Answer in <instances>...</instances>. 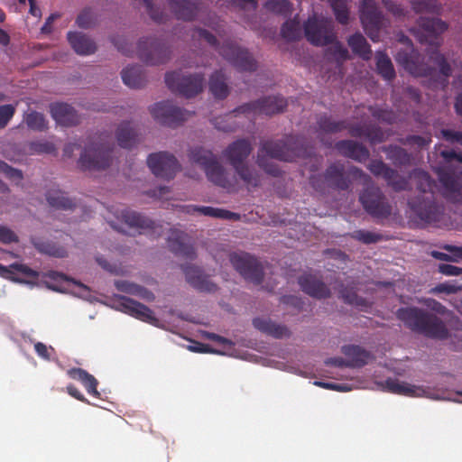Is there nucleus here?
<instances>
[{
	"mask_svg": "<svg viewBox=\"0 0 462 462\" xmlns=\"http://www.w3.org/2000/svg\"><path fill=\"white\" fill-rule=\"evenodd\" d=\"M150 112L156 121L170 127L180 125L191 116L190 112L175 106L168 100L154 104Z\"/></svg>",
	"mask_w": 462,
	"mask_h": 462,
	"instance_id": "obj_15",
	"label": "nucleus"
},
{
	"mask_svg": "<svg viewBox=\"0 0 462 462\" xmlns=\"http://www.w3.org/2000/svg\"><path fill=\"white\" fill-rule=\"evenodd\" d=\"M51 114L57 124L63 126H72L79 123V116L77 111L66 103L51 104Z\"/></svg>",
	"mask_w": 462,
	"mask_h": 462,
	"instance_id": "obj_27",
	"label": "nucleus"
},
{
	"mask_svg": "<svg viewBox=\"0 0 462 462\" xmlns=\"http://www.w3.org/2000/svg\"><path fill=\"white\" fill-rule=\"evenodd\" d=\"M384 386L389 393L406 396L420 395V392L421 391L420 387L401 382L396 378L386 379Z\"/></svg>",
	"mask_w": 462,
	"mask_h": 462,
	"instance_id": "obj_42",
	"label": "nucleus"
},
{
	"mask_svg": "<svg viewBox=\"0 0 462 462\" xmlns=\"http://www.w3.org/2000/svg\"><path fill=\"white\" fill-rule=\"evenodd\" d=\"M286 106L287 100L282 96H268L254 101L245 103L225 116L214 118L213 125L220 131L233 132L236 130V125L235 124L228 123V121L238 114H245L247 116H273L283 112Z\"/></svg>",
	"mask_w": 462,
	"mask_h": 462,
	"instance_id": "obj_6",
	"label": "nucleus"
},
{
	"mask_svg": "<svg viewBox=\"0 0 462 462\" xmlns=\"http://www.w3.org/2000/svg\"><path fill=\"white\" fill-rule=\"evenodd\" d=\"M396 61L410 74L415 77H431L435 69L421 60L420 55L412 50L411 52L399 51Z\"/></svg>",
	"mask_w": 462,
	"mask_h": 462,
	"instance_id": "obj_18",
	"label": "nucleus"
},
{
	"mask_svg": "<svg viewBox=\"0 0 462 462\" xmlns=\"http://www.w3.org/2000/svg\"><path fill=\"white\" fill-rule=\"evenodd\" d=\"M192 37L204 40L236 69L248 72H254L257 69V61L253 54L248 49L238 45L234 41L227 40L220 45L214 34L199 27L194 28Z\"/></svg>",
	"mask_w": 462,
	"mask_h": 462,
	"instance_id": "obj_5",
	"label": "nucleus"
},
{
	"mask_svg": "<svg viewBox=\"0 0 462 462\" xmlns=\"http://www.w3.org/2000/svg\"><path fill=\"white\" fill-rule=\"evenodd\" d=\"M318 132L320 134H336L346 129L347 122L345 120L335 121L326 115L319 117L317 121Z\"/></svg>",
	"mask_w": 462,
	"mask_h": 462,
	"instance_id": "obj_46",
	"label": "nucleus"
},
{
	"mask_svg": "<svg viewBox=\"0 0 462 462\" xmlns=\"http://www.w3.org/2000/svg\"><path fill=\"white\" fill-rule=\"evenodd\" d=\"M298 283L303 292L309 296L324 300L331 296L330 289L326 283L316 275L311 273H304L298 278Z\"/></svg>",
	"mask_w": 462,
	"mask_h": 462,
	"instance_id": "obj_21",
	"label": "nucleus"
},
{
	"mask_svg": "<svg viewBox=\"0 0 462 462\" xmlns=\"http://www.w3.org/2000/svg\"><path fill=\"white\" fill-rule=\"evenodd\" d=\"M303 28L307 41L315 46H327L337 39L333 23L328 18L309 17Z\"/></svg>",
	"mask_w": 462,
	"mask_h": 462,
	"instance_id": "obj_12",
	"label": "nucleus"
},
{
	"mask_svg": "<svg viewBox=\"0 0 462 462\" xmlns=\"http://www.w3.org/2000/svg\"><path fill=\"white\" fill-rule=\"evenodd\" d=\"M45 196L48 204L53 208L68 210L75 207V202L59 189H49Z\"/></svg>",
	"mask_w": 462,
	"mask_h": 462,
	"instance_id": "obj_39",
	"label": "nucleus"
},
{
	"mask_svg": "<svg viewBox=\"0 0 462 462\" xmlns=\"http://www.w3.org/2000/svg\"><path fill=\"white\" fill-rule=\"evenodd\" d=\"M147 164L156 177L165 180L173 179L180 170L176 157L168 152L151 153L147 158Z\"/></svg>",
	"mask_w": 462,
	"mask_h": 462,
	"instance_id": "obj_16",
	"label": "nucleus"
},
{
	"mask_svg": "<svg viewBox=\"0 0 462 462\" xmlns=\"http://www.w3.org/2000/svg\"><path fill=\"white\" fill-rule=\"evenodd\" d=\"M372 116L377 118L379 121L393 125L397 121V114L392 109H384L380 107H370L369 108Z\"/></svg>",
	"mask_w": 462,
	"mask_h": 462,
	"instance_id": "obj_53",
	"label": "nucleus"
},
{
	"mask_svg": "<svg viewBox=\"0 0 462 462\" xmlns=\"http://www.w3.org/2000/svg\"><path fill=\"white\" fill-rule=\"evenodd\" d=\"M31 243L42 254H46L55 258H64L68 256V250L65 246L60 245L48 239L37 237L31 239Z\"/></svg>",
	"mask_w": 462,
	"mask_h": 462,
	"instance_id": "obj_33",
	"label": "nucleus"
},
{
	"mask_svg": "<svg viewBox=\"0 0 462 462\" xmlns=\"http://www.w3.org/2000/svg\"><path fill=\"white\" fill-rule=\"evenodd\" d=\"M229 261L233 267L247 281L260 284L263 279V269L260 262L248 253H231Z\"/></svg>",
	"mask_w": 462,
	"mask_h": 462,
	"instance_id": "obj_14",
	"label": "nucleus"
},
{
	"mask_svg": "<svg viewBox=\"0 0 462 462\" xmlns=\"http://www.w3.org/2000/svg\"><path fill=\"white\" fill-rule=\"evenodd\" d=\"M462 290V286L457 285L456 283H450V282H443L436 285L435 287L431 288L430 292L432 294H439V293H446V294H452L457 293Z\"/></svg>",
	"mask_w": 462,
	"mask_h": 462,
	"instance_id": "obj_59",
	"label": "nucleus"
},
{
	"mask_svg": "<svg viewBox=\"0 0 462 462\" xmlns=\"http://www.w3.org/2000/svg\"><path fill=\"white\" fill-rule=\"evenodd\" d=\"M410 177L415 180L416 188L420 192L418 196L409 199L408 205L411 210L425 223L439 222L442 208L437 204L435 199V180L421 169H414Z\"/></svg>",
	"mask_w": 462,
	"mask_h": 462,
	"instance_id": "obj_3",
	"label": "nucleus"
},
{
	"mask_svg": "<svg viewBox=\"0 0 462 462\" xmlns=\"http://www.w3.org/2000/svg\"><path fill=\"white\" fill-rule=\"evenodd\" d=\"M68 375L73 379L79 381L86 388L88 394L99 397L100 393L97 391V380L89 373L82 368H70L67 372Z\"/></svg>",
	"mask_w": 462,
	"mask_h": 462,
	"instance_id": "obj_35",
	"label": "nucleus"
},
{
	"mask_svg": "<svg viewBox=\"0 0 462 462\" xmlns=\"http://www.w3.org/2000/svg\"><path fill=\"white\" fill-rule=\"evenodd\" d=\"M359 201L367 214L375 219H387L393 213V207L380 188L366 187L359 196Z\"/></svg>",
	"mask_w": 462,
	"mask_h": 462,
	"instance_id": "obj_10",
	"label": "nucleus"
},
{
	"mask_svg": "<svg viewBox=\"0 0 462 462\" xmlns=\"http://www.w3.org/2000/svg\"><path fill=\"white\" fill-rule=\"evenodd\" d=\"M34 350L38 356L45 361H51L55 355V349L52 346H48L42 342H37L34 345Z\"/></svg>",
	"mask_w": 462,
	"mask_h": 462,
	"instance_id": "obj_60",
	"label": "nucleus"
},
{
	"mask_svg": "<svg viewBox=\"0 0 462 462\" xmlns=\"http://www.w3.org/2000/svg\"><path fill=\"white\" fill-rule=\"evenodd\" d=\"M439 180L443 187V196L449 201L458 202L462 196L460 182L448 172L439 173Z\"/></svg>",
	"mask_w": 462,
	"mask_h": 462,
	"instance_id": "obj_32",
	"label": "nucleus"
},
{
	"mask_svg": "<svg viewBox=\"0 0 462 462\" xmlns=\"http://www.w3.org/2000/svg\"><path fill=\"white\" fill-rule=\"evenodd\" d=\"M399 143L402 145L415 146L417 148H424L431 143L430 136L424 137L421 135L411 134L404 138H400Z\"/></svg>",
	"mask_w": 462,
	"mask_h": 462,
	"instance_id": "obj_55",
	"label": "nucleus"
},
{
	"mask_svg": "<svg viewBox=\"0 0 462 462\" xmlns=\"http://www.w3.org/2000/svg\"><path fill=\"white\" fill-rule=\"evenodd\" d=\"M97 16L90 7L84 8L76 19L79 28L88 29L97 23Z\"/></svg>",
	"mask_w": 462,
	"mask_h": 462,
	"instance_id": "obj_52",
	"label": "nucleus"
},
{
	"mask_svg": "<svg viewBox=\"0 0 462 462\" xmlns=\"http://www.w3.org/2000/svg\"><path fill=\"white\" fill-rule=\"evenodd\" d=\"M15 112L13 105L0 106V129L5 128Z\"/></svg>",
	"mask_w": 462,
	"mask_h": 462,
	"instance_id": "obj_61",
	"label": "nucleus"
},
{
	"mask_svg": "<svg viewBox=\"0 0 462 462\" xmlns=\"http://www.w3.org/2000/svg\"><path fill=\"white\" fill-rule=\"evenodd\" d=\"M122 219L128 226L136 228L139 233L155 228V223L152 220L133 210H123Z\"/></svg>",
	"mask_w": 462,
	"mask_h": 462,
	"instance_id": "obj_34",
	"label": "nucleus"
},
{
	"mask_svg": "<svg viewBox=\"0 0 462 462\" xmlns=\"http://www.w3.org/2000/svg\"><path fill=\"white\" fill-rule=\"evenodd\" d=\"M329 5L333 11L336 20L342 25L349 23V6L348 0H328Z\"/></svg>",
	"mask_w": 462,
	"mask_h": 462,
	"instance_id": "obj_49",
	"label": "nucleus"
},
{
	"mask_svg": "<svg viewBox=\"0 0 462 462\" xmlns=\"http://www.w3.org/2000/svg\"><path fill=\"white\" fill-rule=\"evenodd\" d=\"M352 237L365 245L374 244L383 239L381 234L366 230H356L353 233Z\"/></svg>",
	"mask_w": 462,
	"mask_h": 462,
	"instance_id": "obj_56",
	"label": "nucleus"
},
{
	"mask_svg": "<svg viewBox=\"0 0 462 462\" xmlns=\"http://www.w3.org/2000/svg\"><path fill=\"white\" fill-rule=\"evenodd\" d=\"M170 8L178 20L191 22L200 11L199 0H167Z\"/></svg>",
	"mask_w": 462,
	"mask_h": 462,
	"instance_id": "obj_25",
	"label": "nucleus"
},
{
	"mask_svg": "<svg viewBox=\"0 0 462 462\" xmlns=\"http://www.w3.org/2000/svg\"><path fill=\"white\" fill-rule=\"evenodd\" d=\"M209 91L217 99H225L229 94L226 79L221 70L215 71L208 83Z\"/></svg>",
	"mask_w": 462,
	"mask_h": 462,
	"instance_id": "obj_41",
	"label": "nucleus"
},
{
	"mask_svg": "<svg viewBox=\"0 0 462 462\" xmlns=\"http://www.w3.org/2000/svg\"><path fill=\"white\" fill-rule=\"evenodd\" d=\"M411 8L416 14H440L443 6L438 0H412Z\"/></svg>",
	"mask_w": 462,
	"mask_h": 462,
	"instance_id": "obj_48",
	"label": "nucleus"
},
{
	"mask_svg": "<svg viewBox=\"0 0 462 462\" xmlns=\"http://www.w3.org/2000/svg\"><path fill=\"white\" fill-rule=\"evenodd\" d=\"M204 81V75L201 73L184 76L180 71L175 70L165 75L167 87L172 92L179 93L188 98L195 97L202 91Z\"/></svg>",
	"mask_w": 462,
	"mask_h": 462,
	"instance_id": "obj_11",
	"label": "nucleus"
},
{
	"mask_svg": "<svg viewBox=\"0 0 462 462\" xmlns=\"http://www.w3.org/2000/svg\"><path fill=\"white\" fill-rule=\"evenodd\" d=\"M234 170L246 185L254 188L261 185V174L246 162L235 167Z\"/></svg>",
	"mask_w": 462,
	"mask_h": 462,
	"instance_id": "obj_45",
	"label": "nucleus"
},
{
	"mask_svg": "<svg viewBox=\"0 0 462 462\" xmlns=\"http://www.w3.org/2000/svg\"><path fill=\"white\" fill-rule=\"evenodd\" d=\"M68 41L72 49L79 55H90L97 51L95 42L82 32H69Z\"/></svg>",
	"mask_w": 462,
	"mask_h": 462,
	"instance_id": "obj_31",
	"label": "nucleus"
},
{
	"mask_svg": "<svg viewBox=\"0 0 462 462\" xmlns=\"http://www.w3.org/2000/svg\"><path fill=\"white\" fill-rule=\"evenodd\" d=\"M0 276L19 282H29V266L22 263H12L5 266L0 263Z\"/></svg>",
	"mask_w": 462,
	"mask_h": 462,
	"instance_id": "obj_37",
	"label": "nucleus"
},
{
	"mask_svg": "<svg viewBox=\"0 0 462 462\" xmlns=\"http://www.w3.org/2000/svg\"><path fill=\"white\" fill-rule=\"evenodd\" d=\"M137 52L139 59L151 66L166 63L171 53L162 40L153 37L141 39L137 45Z\"/></svg>",
	"mask_w": 462,
	"mask_h": 462,
	"instance_id": "obj_13",
	"label": "nucleus"
},
{
	"mask_svg": "<svg viewBox=\"0 0 462 462\" xmlns=\"http://www.w3.org/2000/svg\"><path fill=\"white\" fill-rule=\"evenodd\" d=\"M116 138L120 147L131 149L140 142V134L131 122H122L116 131Z\"/></svg>",
	"mask_w": 462,
	"mask_h": 462,
	"instance_id": "obj_28",
	"label": "nucleus"
},
{
	"mask_svg": "<svg viewBox=\"0 0 462 462\" xmlns=\"http://www.w3.org/2000/svg\"><path fill=\"white\" fill-rule=\"evenodd\" d=\"M189 158L192 163L199 165L204 170L208 180L222 188L228 186L226 171L211 151L195 147L189 151Z\"/></svg>",
	"mask_w": 462,
	"mask_h": 462,
	"instance_id": "obj_8",
	"label": "nucleus"
},
{
	"mask_svg": "<svg viewBox=\"0 0 462 462\" xmlns=\"http://www.w3.org/2000/svg\"><path fill=\"white\" fill-rule=\"evenodd\" d=\"M365 138L374 143H382L384 141V133L378 125L366 124Z\"/></svg>",
	"mask_w": 462,
	"mask_h": 462,
	"instance_id": "obj_57",
	"label": "nucleus"
},
{
	"mask_svg": "<svg viewBox=\"0 0 462 462\" xmlns=\"http://www.w3.org/2000/svg\"><path fill=\"white\" fill-rule=\"evenodd\" d=\"M335 147L341 155L358 162L366 161L370 156L369 150L365 145L356 141H338L336 143Z\"/></svg>",
	"mask_w": 462,
	"mask_h": 462,
	"instance_id": "obj_26",
	"label": "nucleus"
},
{
	"mask_svg": "<svg viewBox=\"0 0 462 462\" xmlns=\"http://www.w3.org/2000/svg\"><path fill=\"white\" fill-rule=\"evenodd\" d=\"M377 73L385 80H393L395 78V70L391 59L383 51L375 54Z\"/></svg>",
	"mask_w": 462,
	"mask_h": 462,
	"instance_id": "obj_44",
	"label": "nucleus"
},
{
	"mask_svg": "<svg viewBox=\"0 0 462 462\" xmlns=\"http://www.w3.org/2000/svg\"><path fill=\"white\" fill-rule=\"evenodd\" d=\"M281 35L288 42H294L300 39L301 29L300 21L295 17L287 20L281 28Z\"/></svg>",
	"mask_w": 462,
	"mask_h": 462,
	"instance_id": "obj_50",
	"label": "nucleus"
},
{
	"mask_svg": "<svg viewBox=\"0 0 462 462\" xmlns=\"http://www.w3.org/2000/svg\"><path fill=\"white\" fill-rule=\"evenodd\" d=\"M331 44L332 47L329 49V51L332 52L333 56H335L338 60H346L349 59V52L346 47L343 46V44L335 40L334 42Z\"/></svg>",
	"mask_w": 462,
	"mask_h": 462,
	"instance_id": "obj_62",
	"label": "nucleus"
},
{
	"mask_svg": "<svg viewBox=\"0 0 462 462\" xmlns=\"http://www.w3.org/2000/svg\"><path fill=\"white\" fill-rule=\"evenodd\" d=\"M367 169L375 177H382L387 182V185L396 192L410 189L409 180L401 176L396 170L389 167L382 160H371Z\"/></svg>",
	"mask_w": 462,
	"mask_h": 462,
	"instance_id": "obj_17",
	"label": "nucleus"
},
{
	"mask_svg": "<svg viewBox=\"0 0 462 462\" xmlns=\"http://www.w3.org/2000/svg\"><path fill=\"white\" fill-rule=\"evenodd\" d=\"M253 151V146L248 139L241 138L231 143L224 151L223 156L229 164L235 168L245 163Z\"/></svg>",
	"mask_w": 462,
	"mask_h": 462,
	"instance_id": "obj_20",
	"label": "nucleus"
},
{
	"mask_svg": "<svg viewBox=\"0 0 462 462\" xmlns=\"http://www.w3.org/2000/svg\"><path fill=\"white\" fill-rule=\"evenodd\" d=\"M324 179L328 188L346 191L351 186V180L346 174L344 163L336 162L331 163L324 172Z\"/></svg>",
	"mask_w": 462,
	"mask_h": 462,
	"instance_id": "obj_23",
	"label": "nucleus"
},
{
	"mask_svg": "<svg viewBox=\"0 0 462 462\" xmlns=\"http://www.w3.org/2000/svg\"><path fill=\"white\" fill-rule=\"evenodd\" d=\"M313 147L307 144L305 138L289 135L284 140L263 141L258 150L256 163L267 174L273 177L282 175L278 164L270 161L276 159L282 162H293L297 158H309L313 155Z\"/></svg>",
	"mask_w": 462,
	"mask_h": 462,
	"instance_id": "obj_1",
	"label": "nucleus"
},
{
	"mask_svg": "<svg viewBox=\"0 0 462 462\" xmlns=\"http://www.w3.org/2000/svg\"><path fill=\"white\" fill-rule=\"evenodd\" d=\"M112 152V144L92 143L82 151L78 165L83 171L105 170L111 164Z\"/></svg>",
	"mask_w": 462,
	"mask_h": 462,
	"instance_id": "obj_9",
	"label": "nucleus"
},
{
	"mask_svg": "<svg viewBox=\"0 0 462 462\" xmlns=\"http://www.w3.org/2000/svg\"><path fill=\"white\" fill-rule=\"evenodd\" d=\"M359 17L365 33L374 42L380 41L381 32L390 25V21L374 0L361 2Z\"/></svg>",
	"mask_w": 462,
	"mask_h": 462,
	"instance_id": "obj_7",
	"label": "nucleus"
},
{
	"mask_svg": "<svg viewBox=\"0 0 462 462\" xmlns=\"http://www.w3.org/2000/svg\"><path fill=\"white\" fill-rule=\"evenodd\" d=\"M116 308L142 321L152 323L156 320L153 312L144 304H142L129 297L118 296L115 300Z\"/></svg>",
	"mask_w": 462,
	"mask_h": 462,
	"instance_id": "obj_19",
	"label": "nucleus"
},
{
	"mask_svg": "<svg viewBox=\"0 0 462 462\" xmlns=\"http://www.w3.org/2000/svg\"><path fill=\"white\" fill-rule=\"evenodd\" d=\"M396 317L407 328L426 337L444 340L449 337V331L444 321L423 309L402 307L396 311Z\"/></svg>",
	"mask_w": 462,
	"mask_h": 462,
	"instance_id": "obj_4",
	"label": "nucleus"
},
{
	"mask_svg": "<svg viewBox=\"0 0 462 462\" xmlns=\"http://www.w3.org/2000/svg\"><path fill=\"white\" fill-rule=\"evenodd\" d=\"M193 211L199 212L204 216H208L216 218L226 219L238 221L240 220V215L229 210L212 208V207H191Z\"/></svg>",
	"mask_w": 462,
	"mask_h": 462,
	"instance_id": "obj_47",
	"label": "nucleus"
},
{
	"mask_svg": "<svg viewBox=\"0 0 462 462\" xmlns=\"http://www.w3.org/2000/svg\"><path fill=\"white\" fill-rule=\"evenodd\" d=\"M42 281L48 288L57 291H61V285L68 282H72L86 291L88 290V287L81 282H78L73 279L69 278L67 275L55 271H50L49 273H44L42 275Z\"/></svg>",
	"mask_w": 462,
	"mask_h": 462,
	"instance_id": "obj_40",
	"label": "nucleus"
},
{
	"mask_svg": "<svg viewBox=\"0 0 462 462\" xmlns=\"http://www.w3.org/2000/svg\"><path fill=\"white\" fill-rule=\"evenodd\" d=\"M417 24V30H411L420 43H428L436 46V49L430 54V60L439 68V79L438 84L442 89H445L448 84V78L452 74V69L446 57L438 50L440 42L439 36L446 32L448 24L439 18H429L420 16Z\"/></svg>",
	"mask_w": 462,
	"mask_h": 462,
	"instance_id": "obj_2",
	"label": "nucleus"
},
{
	"mask_svg": "<svg viewBox=\"0 0 462 462\" xmlns=\"http://www.w3.org/2000/svg\"><path fill=\"white\" fill-rule=\"evenodd\" d=\"M189 240L188 235L183 231L171 229L167 243L174 254L192 260L196 257V252Z\"/></svg>",
	"mask_w": 462,
	"mask_h": 462,
	"instance_id": "obj_22",
	"label": "nucleus"
},
{
	"mask_svg": "<svg viewBox=\"0 0 462 462\" xmlns=\"http://www.w3.org/2000/svg\"><path fill=\"white\" fill-rule=\"evenodd\" d=\"M56 148L50 142H31V154L32 153H55Z\"/></svg>",
	"mask_w": 462,
	"mask_h": 462,
	"instance_id": "obj_58",
	"label": "nucleus"
},
{
	"mask_svg": "<svg viewBox=\"0 0 462 462\" xmlns=\"http://www.w3.org/2000/svg\"><path fill=\"white\" fill-rule=\"evenodd\" d=\"M341 351L349 360L348 365L350 368H361L374 358V356L369 351L356 345L344 346Z\"/></svg>",
	"mask_w": 462,
	"mask_h": 462,
	"instance_id": "obj_29",
	"label": "nucleus"
},
{
	"mask_svg": "<svg viewBox=\"0 0 462 462\" xmlns=\"http://www.w3.org/2000/svg\"><path fill=\"white\" fill-rule=\"evenodd\" d=\"M383 152L386 153L387 159L392 161L396 167L411 165V153L401 146L390 144L383 148Z\"/></svg>",
	"mask_w": 462,
	"mask_h": 462,
	"instance_id": "obj_38",
	"label": "nucleus"
},
{
	"mask_svg": "<svg viewBox=\"0 0 462 462\" xmlns=\"http://www.w3.org/2000/svg\"><path fill=\"white\" fill-rule=\"evenodd\" d=\"M383 5L386 10L396 18H402L406 15V11L402 6V5L398 4L397 2L387 0L383 1Z\"/></svg>",
	"mask_w": 462,
	"mask_h": 462,
	"instance_id": "obj_64",
	"label": "nucleus"
},
{
	"mask_svg": "<svg viewBox=\"0 0 462 462\" xmlns=\"http://www.w3.org/2000/svg\"><path fill=\"white\" fill-rule=\"evenodd\" d=\"M181 269L187 282L195 289L206 292H214L217 291V284L212 282L209 277L205 275L199 268L191 264H186L182 265Z\"/></svg>",
	"mask_w": 462,
	"mask_h": 462,
	"instance_id": "obj_24",
	"label": "nucleus"
},
{
	"mask_svg": "<svg viewBox=\"0 0 462 462\" xmlns=\"http://www.w3.org/2000/svg\"><path fill=\"white\" fill-rule=\"evenodd\" d=\"M441 137L449 143H457L462 145V132L451 129H442L440 131Z\"/></svg>",
	"mask_w": 462,
	"mask_h": 462,
	"instance_id": "obj_63",
	"label": "nucleus"
},
{
	"mask_svg": "<svg viewBox=\"0 0 462 462\" xmlns=\"http://www.w3.org/2000/svg\"><path fill=\"white\" fill-rule=\"evenodd\" d=\"M264 8L273 14L288 17L292 13V4L290 0H267Z\"/></svg>",
	"mask_w": 462,
	"mask_h": 462,
	"instance_id": "obj_51",
	"label": "nucleus"
},
{
	"mask_svg": "<svg viewBox=\"0 0 462 462\" xmlns=\"http://www.w3.org/2000/svg\"><path fill=\"white\" fill-rule=\"evenodd\" d=\"M121 77L123 82L132 88H140L146 82L143 69L140 65L126 67L122 70Z\"/></svg>",
	"mask_w": 462,
	"mask_h": 462,
	"instance_id": "obj_36",
	"label": "nucleus"
},
{
	"mask_svg": "<svg viewBox=\"0 0 462 462\" xmlns=\"http://www.w3.org/2000/svg\"><path fill=\"white\" fill-rule=\"evenodd\" d=\"M339 296L344 300L346 303L356 305V306H365L366 300L357 295L354 289H349L341 285L339 290Z\"/></svg>",
	"mask_w": 462,
	"mask_h": 462,
	"instance_id": "obj_54",
	"label": "nucleus"
},
{
	"mask_svg": "<svg viewBox=\"0 0 462 462\" xmlns=\"http://www.w3.org/2000/svg\"><path fill=\"white\" fill-rule=\"evenodd\" d=\"M253 325L262 333L274 338H283L291 336V331L285 325L278 324L269 318H255L253 319Z\"/></svg>",
	"mask_w": 462,
	"mask_h": 462,
	"instance_id": "obj_30",
	"label": "nucleus"
},
{
	"mask_svg": "<svg viewBox=\"0 0 462 462\" xmlns=\"http://www.w3.org/2000/svg\"><path fill=\"white\" fill-rule=\"evenodd\" d=\"M347 43L352 51L360 56L363 60H368L372 57V50L365 38L356 32L347 39Z\"/></svg>",
	"mask_w": 462,
	"mask_h": 462,
	"instance_id": "obj_43",
	"label": "nucleus"
}]
</instances>
